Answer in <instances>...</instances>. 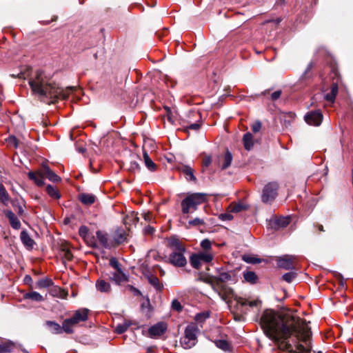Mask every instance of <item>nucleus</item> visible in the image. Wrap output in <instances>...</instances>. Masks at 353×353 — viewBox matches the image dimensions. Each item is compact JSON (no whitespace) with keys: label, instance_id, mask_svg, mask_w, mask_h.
<instances>
[{"label":"nucleus","instance_id":"nucleus-32","mask_svg":"<svg viewBox=\"0 0 353 353\" xmlns=\"http://www.w3.org/2000/svg\"><path fill=\"white\" fill-rule=\"evenodd\" d=\"M170 246L173 248V251L185 250L184 246L176 238L170 239L169 241Z\"/></svg>","mask_w":353,"mask_h":353},{"label":"nucleus","instance_id":"nucleus-35","mask_svg":"<svg viewBox=\"0 0 353 353\" xmlns=\"http://www.w3.org/2000/svg\"><path fill=\"white\" fill-rule=\"evenodd\" d=\"M75 325V324H74L71 320L70 319H65L63 322V325L61 326L62 327V332L64 331L66 333H72L73 332V330H72V327Z\"/></svg>","mask_w":353,"mask_h":353},{"label":"nucleus","instance_id":"nucleus-5","mask_svg":"<svg viewBox=\"0 0 353 353\" xmlns=\"http://www.w3.org/2000/svg\"><path fill=\"white\" fill-rule=\"evenodd\" d=\"M198 331L199 329L195 325H188L186 327L184 336L181 339V344L183 348L190 349L196 345Z\"/></svg>","mask_w":353,"mask_h":353},{"label":"nucleus","instance_id":"nucleus-6","mask_svg":"<svg viewBox=\"0 0 353 353\" xmlns=\"http://www.w3.org/2000/svg\"><path fill=\"white\" fill-rule=\"evenodd\" d=\"M213 258L212 251H199L190 256V261L194 268L199 269L203 263H210Z\"/></svg>","mask_w":353,"mask_h":353},{"label":"nucleus","instance_id":"nucleus-37","mask_svg":"<svg viewBox=\"0 0 353 353\" xmlns=\"http://www.w3.org/2000/svg\"><path fill=\"white\" fill-rule=\"evenodd\" d=\"M61 255L67 261H70L73 257L72 252L67 245H63L61 250Z\"/></svg>","mask_w":353,"mask_h":353},{"label":"nucleus","instance_id":"nucleus-9","mask_svg":"<svg viewBox=\"0 0 353 353\" xmlns=\"http://www.w3.org/2000/svg\"><path fill=\"white\" fill-rule=\"evenodd\" d=\"M295 256L292 255H284L278 257L276 259L277 265L279 268L285 270H292L294 268Z\"/></svg>","mask_w":353,"mask_h":353},{"label":"nucleus","instance_id":"nucleus-51","mask_svg":"<svg viewBox=\"0 0 353 353\" xmlns=\"http://www.w3.org/2000/svg\"><path fill=\"white\" fill-rule=\"evenodd\" d=\"M208 317H209V314L208 312L199 313L196 315L195 319L198 322H201V321L207 319Z\"/></svg>","mask_w":353,"mask_h":353},{"label":"nucleus","instance_id":"nucleus-55","mask_svg":"<svg viewBox=\"0 0 353 353\" xmlns=\"http://www.w3.org/2000/svg\"><path fill=\"white\" fill-rule=\"evenodd\" d=\"M211 162H212L211 157L205 155L203 159L202 165L203 167L207 168L210 165Z\"/></svg>","mask_w":353,"mask_h":353},{"label":"nucleus","instance_id":"nucleus-53","mask_svg":"<svg viewBox=\"0 0 353 353\" xmlns=\"http://www.w3.org/2000/svg\"><path fill=\"white\" fill-rule=\"evenodd\" d=\"M219 218L223 221H230L233 219V216L230 213H222L219 214Z\"/></svg>","mask_w":353,"mask_h":353},{"label":"nucleus","instance_id":"nucleus-63","mask_svg":"<svg viewBox=\"0 0 353 353\" xmlns=\"http://www.w3.org/2000/svg\"><path fill=\"white\" fill-rule=\"evenodd\" d=\"M145 231H146V232H148V233H152V232H153V231H154V229H153V228H152V227H148V228H147L145 229Z\"/></svg>","mask_w":353,"mask_h":353},{"label":"nucleus","instance_id":"nucleus-11","mask_svg":"<svg viewBox=\"0 0 353 353\" xmlns=\"http://www.w3.org/2000/svg\"><path fill=\"white\" fill-rule=\"evenodd\" d=\"M167 330V325L163 322H159L151 326L148 330L149 336L152 338L160 336Z\"/></svg>","mask_w":353,"mask_h":353},{"label":"nucleus","instance_id":"nucleus-23","mask_svg":"<svg viewBox=\"0 0 353 353\" xmlns=\"http://www.w3.org/2000/svg\"><path fill=\"white\" fill-rule=\"evenodd\" d=\"M215 279L216 278L214 277V276L210 275H200L199 277L198 278L199 281L210 284L214 289V290H215L216 288Z\"/></svg>","mask_w":353,"mask_h":353},{"label":"nucleus","instance_id":"nucleus-21","mask_svg":"<svg viewBox=\"0 0 353 353\" xmlns=\"http://www.w3.org/2000/svg\"><path fill=\"white\" fill-rule=\"evenodd\" d=\"M143 161L145 163V165L146 168L151 172H154L156 170L157 165L154 163V161L151 159V158L149 157L148 152L146 151H143Z\"/></svg>","mask_w":353,"mask_h":353},{"label":"nucleus","instance_id":"nucleus-39","mask_svg":"<svg viewBox=\"0 0 353 353\" xmlns=\"http://www.w3.org/2000/svg\"><path fill=\"white\" fill-rule=\"evenodd\" d=\"M46 192L51 197L54 199L60 198V194L59 192L51 185H48L46 186Z\"/></svg>","mask_w":353,"mask_h":353},{"label":"nucleus","instance_id":"nucleus-15","mask_svg":"<svg viewBox=\"0 0 353 353\" xmlns=\"http://www.w3.org/2000/svg\"><path fill=\"white\" fill-rule=\"evenodd\" d=\"M110 279L118 285H121L128 279V276L122 271V270L112 272L110 275Z\"/></svg>","mask_w":353,"mask_h":353},{"label":"nucleus","instance_id":"nucleus-47","mask_svg":"<svg viewBox=\"0 0 353 353\" xmlns=\"http://www.w3.org/2000/svg\"><path fill=\"white\" fill-rule=\"evenodd\" d=\"M79 234L83 239H85L90 235L88 227L85 225L81 226L79 230Z\"/></svg>","mask_w":353,"mask_h":353},{"label":"nucleus","instance_id":"nucleus-16","mask_svg":"<svg viewBox=\"0 0 353 353\" xmlns=\"http://www.w3.org/2000/svg\"><path fill=\"white\" fill-rule=\"evenodd\" d=\"M95 286L97 290L101 292L108 293L111 290L110 283L101 278L97 281Z\"/></svg>","mask_w":353,"mask_h":353},{"label":"nucleus","instance_id":"nucleus-10","mask_svg":"<svg viewBox=\"0 0 353 353\" xmlns=\"http://www.w3.org/2000/svg\"><path fill=\"white\" fill-rule=\"evenodd\" d=\"M305 121L312 125H319L323 120V115L319 110L312 111L305 116Z\"/></svg>","mask_w":353,"mask_h":353},{"label":"nucleus","instance_id":"nucleus-3","mask_svg":"<svg viewBox=\"0 0 353 353\" xmlns=\"http://www.w3.org/2000/svg\"><path fill=\"white\" fill-rule=\"evenodd\" d=\"M28 176L29 179L34 181L38 186L43 185L45 178H47L54 183L61 181V178L46 163L42 164V167L39 171L36 172H29Z\"/></svg>","mask_w":353,"mask_h":353},{"label":"nucleus","instance_id":"nucleus-52","mask_svg":"<svg viewBox=\"0 0 353 353\" xmlns=\"http://www.w3.org/2000/svg\"><path fill=\"white\" fill-rule=\"evenodd\" d=\"M201 127V123L199 121H196L194 123H190L186 125L188 130H192L194 131H197Z\"/></svg>","mask_w":353,"mask_h":353},{"label":"nucleus","instance_id":"nucleus-19","mask_svg":"<svg viewBox=\"0 0 353 353\" xmlns=\"http://www.w3.org/2000/svg\"><path fill=\"white\" fill-rule=\"evenodd\" d=\"M145 276L150 284L152 285L157 290L161 291L163 289V284L159 281V279L156 276L149 273L145 274Z\"/></svg>","mask_w":353,"mask_h":353},{"label":"nucleus","instance_id":"nucleus-61","mask_svg":"<svg viewBox=\"0 0 353 353\" xmlns=\"http://www.w3.org/2000/svg\"><path fill=\"white\" fill-rule=\"evenodd\" d=\"M142 216L145 221H149L151 217V215L150 213H144L142 214Z\"/></svg>","mask_w":353,"mask_h":353},{"label":"nucleus","instance_id":"nucleus-25","mask_svg":"<svg viewBox=\"0 0 353 353\" xmlns=\"http://www.w3.org/2000/svg\"><path fill=\"white\" fill-rule=\"evenodd\" d=\"M243 145L247 150H250L253 145V136L250 132H247L243 135Z\"/></svg>","mask_w":353,"mask_h":353},{"label":"nucleus","instance_id":"nucleus-4","mask_svg":"<svg viewBox=\"0 0 353 353\" xmlns=\"http://www.w3.org/2000/svg\"><path fill=\"white\" fill-rule=\"evenodd\" d=\"M206 201V194L203 193H193L187 196L181 201L182 212L187 214L191 212V209L196 210L198 205Z\"/></svg>","mask_w":353,"mask_h":353},{"label":"nucleus","instance_id":"nucleus-22","mask_svg":"<svg viewBox=\"0 0 353 353\" xmlns=\"http://www.w3.org/2000/svg\"><path fill=\"white\" fill-rule=\"evenodd\" d=\"M46 325L52 334L62 333V327L57 323L52 321H48L46 322Z\"/></svg>","mask_w":353,"mask_h":353},{"label":"nucleus","instance_id":"nucleus-50","mask_svg":"<svg viewBox=\"0 0 353 353\" xmlns=\"http://www.w3.org/2000/svg\"><path fill=\"white\" fill-rule=\"evenodd\" d=\"M243 260L247 263H258L259 261L256 259L255 257H253L252 256H250V255H243Z\"/></svg>","mask_w":353,"mask_h":353},{"label":"nucleus","instance_id":"nucleus-8","mask_svg":"<svg viewBox=\"0 0 353 353\" xmlns=\"http://www.w3.org/2000/svg\"><path fill=\"white\" fill-rule=\"evenodd\" d=\"M185 252V250L172 251L168 261L175 267H184L187 264V260L184 256Z\"/></svg>","mask_w":353,"mask_h":353},{"label":"nucleus","instance_id":"nucleus-36","mask_svg":"<svg viewBox=\"0 0 353 353\" xmlns=\"http://www.w3.org/2000/svg\"><path fill=\"white\" fill-rule=\"evenodd\" d=\"M10 197L2 184L0 183V201L6 205L9 201Z\"/></svg>","mask_w":353,"mask_h":353},{"label":"nucleus","instance_id":"nucleus-12","mask_svg":"<svg viewBox=\"0 0 353 353\" xmlns=\"http://www.w3.org/2000/svg\"><path fill=\"white\" fill-rule=\"evenodd\" d=\"M88 312L89 310L86 308L79 309L74 313L73 316L71 318H69L71 321L77 325L80 322L86 321L88 319Z\"/></svg>","mask_w":353,"mask_h":353},{"label":"nucleus","instance_id":"nucleus-27","mask_svg":"<svg viewBox=\"0 0 353 353\" xmlns=\"http://www.w3.org/2000/svg\"><path fill=\"white\" fill-rule=\"evenodd\" d=\"M236 301L239 305L242 306L249 305L251 307L258 306L261 303L259 300L248 301L241 297L238 298Z\"/></svg>","mask_w":353,"mask_h":353},{"label":"nucleus","instance_id":"nucleus-54","mask_svg":"<svg viewBox=\"0 0 353 353\" xmlns=\"http://www.w3.org/2000/svg\"><path fill=\"white\" fill-rule=\"evenodd\" d=\"M12 205L19 214H23L24 210L23 206L20 203H17L16 201H14Z\"/></svg>","mask_w":353,"mask_h":353},{"label":"nucleus","instance_id":"nucleus-45","mask_svg":"<svg viewBox=\"0 0 353 353\" xmlns=\"http://www.w3.org/2000/svg\"><path fill=\"white\" fill-rule=\"evenodd\" d=\"M296 276V273L295 272H290L283 275V279L288 283H291Z\"/></svg>","mask_w":353,"mask_h":353},{"label":"nucleus","instance_id":"nucleus-44","mask_svg":"<svg viewBox=\"0 0 353 353\" xmlns=\"http://www.w3.org/2000/svg\"><path fill=\"white\" fill-rule=\"evenodd\" d=\"M230 212H239L247 208V206L242 203H237L230 205Z\"/></svg>","mask_w":353,"mask_h":353},{"label":"nucleus","instance_id":"nucleus-24","mask_svg":"<svg viewBox=\"0 0 353 353\" xmlns=\"http://www.w3.org/2000/svg\"><path fill=\"white\" fill-rule=\"evenodd\" d=\"M338 93V85L336 83H332L331 86V91L330 93L326 94L324 96V98L330 102H334L336 98V96Z\"/></svg>","mask_w":353,"mask_h":353},{"label":"nucleus","instance_id":"nucleus-1","mask_svg":"<svg viewBox=\"0 0 353 353\" xmlns=\"http://www.w3.org/2000/svg\"><path fill=\"white\" fill-rule=\"evenodd\" d=\"M261 328L265 336L281 350L294 353H308L309 348L299 343H307L311 336L310 328L299 318L284 319L272 310H265L261 317Z\"/></svg>","mask_w":353,"mask_h":353},{"label":"nucleus","instance_id":"nucleus-59","mask_svg":"<svg viewBox=\"0 0 353 353\" xmlns=\"http://www.w3.org/2000/svg\"><path fill=\"white\" fill-rule=\"evenodd\" d=\"M281 90H280L274 92L271 94L272 100L275 101V100L278 99L281 97Z\"/></svg>","mask_w":353,"mask_h":353},{"label":"nucleus","instance_id":"nucleus-34","mask_svg":"<svg viewBox=\"0 0 353 353\" xmlns=\"http://www.w3.org/2000/svg\"><path fill=\"white\" fill-rule=\"evenodd\" d=\"M244 279L252 284L256 283L257 281V276L252 271H248L243 273Z\"/></svg>","mask_w":353,"mask_h":353},{"label":"nucleus","instance_id":"nucleus-30","mask_svg":"<svg viewBox=\"0 0 353 353\" xmlns=\"http://www.w3.org/2000/svg\"><path fill=\"white\" fill-rule=\"evenodd\" d=\"M53 285V281L49 278L39 280L36 283V288L39 289L48 288Z\"/></svg>","mask_w":353,"mask_h":353},{"label":"nucleus","instance_id":"nucleus-7","mask_svg":"<svg viewBox=\"0 0 353 353\" xmlns=\"http://www.w3.org/2000/svg\"><path fill=\"white\" fill-rule=\"evenodd\" d=\"M278 184L276 183H270L267 184L262 193L261 199L263 203L272 202L277 195Z\"/></svg>","mask_w":353,"mask_h":353},{"label":"nucleus","instance_id":"nucleus-43","mask_svg":"<svg viewBox=\"0 0 353 353\" xmlns=\"http://www.w3.org/2000/svg\"><path fill=\"white\" fill-rule=\"evenodd\" d=\"M202 251H212V242L208 239H205L201 242Z\"/></svg>","mask_w":353,"mask_h":353},{"label":"nucleus","instance_id":"nucleus-60","mask_svg":"<svg viewBox=\"0 0 353 353\" xmlns=\"http://www.w3.org/2000/svg\"><path fill=\"white\" fill-rule=\"evenodd\" d=\"M8 142L13 145L15 148L17 147V140L15 137H10L9 139H8Z\"/></svg>","mask_w":353,"mask_h":353},{"label":"nucleus","instance_id":"nucleus-17","mask_svg":"<svg viewBox=\"0 0 353 353\" xmlns=\"http://www.w3.org/2000/svg\"><path fill=\"white\" fill-rule=\"evenodd\" d=\"M20 239L25 247L28 249H32L33 248L34 241L26 230L21 231L20 234Z\"/></svg>","mask_w":353,"mask_h":353},{"label":"nucleus","instance_id":"nucleus-64","mask_svg":"<svg viewBox=\"0 0 353 353\" xmlns=\"http://www.w3.org/2000/svg\"><path fill=\"white\" fill-rule=\"evenodd\" d=\"M192 114L193 117H194L196 118H198L199 119H201V116H200L199 113H198V112H192Z\"/></svg>","mask_w":353,"mask_h":353},{"label":"nucleus","instance_id":"nucleus-28","mask_svg":"<svg viewBox=\"0 0 353 353\" xmlns=\"http://www.w3.org/2000/svg\"><path fill=\"white\" fill-rule=\"evenodd\" d=\"M14 347V344L10 341H6L0 343V353L11 352Z\"/></svg>","mask_w":353,"mask_h":353},{"label":"nucleus","instance_id":"nucleus-40","mask_svg":"<svg viewBox=\"0 0 353 353\" xmlns=\"http://www.w3.org/2000/svg\"><path fill=\"white\" fill-rule=\"evenodd\" d=\"M232 161V154L229 151H227V152L225 153V154L224 156V160H223V163L222 165V169L224 170V169H226L227 168H228L231 165Z\"/></svg>","mask_w":353,"mask_h":353},{"label":"nucleus","instance_id":"nucleus-13","mask_svg":"<svg viewBox=\"0 0 353 353\" xmlns=\"http://www.w3.org/2000/svg\"><path fill=\"white\" fill-rule=\"evenodd\" d=\"M214 291L217 292L221 298L224 301H228L234 296L233 290L225 285L216 287Z\"/></svg>","mask_w":353,"mask_h":353},{"label":"nucleus","instance_id":"nucleus-33","mask_svg":"<svg viewBox=\"0 0 353 353\" xmlns=\"http://www.w3.org/2000/svg\"><path fill=\"white\" fill-rule=\"evenodd\" d=\"M131 323L130 321H125L122 323L118 324L115 327V332L121 334L124 333L130 326Z\"/></svg>","mask_w":353,"mask_h":353},{"label":"nucleus","instance_id":"nucleus-2","mask_svg":"<svg viewBox=\"0 0 353 353\" xmlns=\"http://www.w3.org/2000/svg\"><path fill=\"white\" fill-rule=\"evenodd\" d=\"M29 84L32 92L48 104L54 103L59 98L65 99L71 92L79 91L75 87H69L64 90L40 70L37 71L34 77L29 80Z\"/></svg>","mask_w":353,"mask_h":353},{"label":"nucleus","instance_id":"nucleus-49","mask_svg":"<svg viewBox=\"0 0 353 353\" xmlns=\"http://www.w3.org/2000/svg\"><path fill=\"white\" fill-rule=\"evenodd\" d=\"M110 265L115 270V271L122 270L120 263L115 258H112L110 260Z\"/></svg>","mask_w":353,"mask_h":353},{"label":"nucleus","instance_id":"nucleus-26","mask_svg":"<svg viewBox=\"0 0 353 353\" xmlns=\"http://www.w3.org/2000/svg\"><path fill=\"white\" fill-rule=\"evenodd\" d=\"M79 200L85 205H92L95 201V196L91 194H81L79 195Z\"/></svg>","mask_w":353,"mask_h":353},{"label":"nucleus","instance_id":"nucleus-42","mask_svg":"<svg viewBox=\"0 0 353 353\" xmlns=\"http://www.w3.org/2000/svg\"><path fill=\"white\" fill-rule=\"evenodd\" d=\"M125 239V233L123 231H117L114 236L115 243L119 245L122 243Z\"/></svg>","mask_w":353,"mask_h":353},{"label":"nucleus","instance_id":"nucleus-62","mask_svg":"<svg viewBox=\"0 0 353 353\" xmlns=\"http://www.w3.org/2000/svg\"><path fill=\"white\" fill-rule=\"evenodd\" d=\"M128 288L132 292H134L135 293H137V294H140V292L136 289L135 288H134L133 286L132 285H128Z\"/></svg>","mask_w":353,"mask_h":353},{"label":"nucleus","instance_id":"nucleus-48","mask_svg":"<svg viewBox=\"0 0 353 353\" xmlns=\"http://www.w3.org/2000/svg\"><path fill=\"white\" fill-rule=\"evenodd\" d=\"M290 223V219L288 217L281 218L276 221V225L281 228H285Z\"/></svg>","mask_w":353,"mask_h":353},{"label":"nucleus","instance_id":"nucleus-14","mask_svg":"<svg viewBox=\"0 0 353 353\" xmlns=\"http://www.w3.org/2000/svg\"><path fill=\"white\" fill-rule=\"evenodd\" d=\"M97 238L99 244L104 248L110 249L112 247V243L109 239L108 234L101 230H97L96 232Z\"/></svg>","mask_w":353,"mask_h":353},{"label":"nucleus","instance_id":"nucleus-41","mask_svg":"<svg viewBox=\"0 0 353 353\" xmlns=\"http://www.w3.org/2000/svg\"><path fill=\"white\" fill-rule=\"evenodd\" d=\"M84 241L87 243L88 245L90 247L97 248L99 247V244L97 241H96L94 236L92 234H90L88 236H87Z\"/></svg>","mask_w":353,"mask_h":353},{"label":"nucleus","instance_id":"nucleus-29","mask_svg":"<svg viewBox=\"0 0 353 353\" xmlns=\"http://www.w3.org/2000/svg\"><path fill=\"white\" fill-rule=\"evenodd\" d=\"M24 299H30L34 301L40 302L43 301V297L37 292H30L23 295Z\"/></svg>","mask_w":353,"mask_h":353},{"label":"nucleus","instance_id":"nucleus-58","mask_svg":"<svg viewBox=\"0 0 353 353\" xmlns=\"http://www.w3.org/2000/svg\"><path fill=\"white\" fill-rule=\"evenodd\" d=\"M172 309L180 311L182 309V306L181 303L177 300H173L172 302Z\"/></svg>","mask_w":353,"mask_h":353},{"label":"nucleus","instance_id":"nucleus-38","mask_svg":"<svg viewBox=\"0 0 353 353\" xmlns=\"http://www.w3.org/2000/svg\"><path fill=\"white\" fill-rule=\"evenodd\" d=\"M214 343L217 347L224 351L229 350L230 348V343L225 340H217Z\"/></svg>","mask_w":353,"mask_h":353},{"label":"nucleus","instance_id":"nucleus-46","mask_svg":"<svg viewBox=\"0 0 353 353\" xmlns=\"http://www.w3.org/2000/svg\"><path fill=\"white\" fill-rule=\"evenodd\" d=\"M205 223L204 220L200 218H195L188 221V226H201Z\"/></svg>","mask_w":353,"mask_h":353},{"label":"nucleus","instance_id":"nucleus-57","mask_svg":"<svg viewBox=\"0 0 353 353\" xmlns=\"http://www.w3.org/2000/svg\"><path fill=\"white\" fill-rule=\"evenodd\" d=\"M140 170V165L138 163L135 161H132L130 163L129 170L131 172H134L135 170Z\"/></svg>","mask_w":353,"mask_h":353},{"label":"nucleus","instance_id":"nucleus-31","mask_svg":"<svg viewBox=\"0 0 353 353\" xmlns=\"http://www.w3.org/2000/svg\"><path fill=\"white\" fill-rule=\"evenodd\" d=\"M182 172L185 174V178L188 181H196V177L194 176V171L190 167L187 165L183 166L182 168Z\"/></svg>","mask_w":353,"mask_h":353},{"label":"nucleus","instance_id":"nucleus-20","mask_svg":"<svg viewBox=\"0 0 353 353\" xmlns=\"http://www.w3.org/2000/svg\"><path fill=\"white\" fill-rule=\"evenodd\" d=\"M214 277L216 278L215 281L216 287L223 285L222 283H225L232 279L231 275L227 272H220L217 275L214 276Z\"/></svg>","mask_w":353,"mask_h":353},{"label":"nucleus","instance_id":"nucleus-18","mask_svg":"<svg viewBox=\"0 0 353 353\" xmlns=\"http://www.w3.org/2000/svg\"><path fill=\"white\" fill-rule=\"evenodd\" d=\"M6 216L8 218L10 225L14 229L19 230L21 228L20 221L11 210H8L6 212Z\"/></svg>","mask_w":353,"mask_h":353},{"label":"nucleus","instance_id":"nucleus-56","mask_svg":"<svg viewBox=\"0 0 353 353\" xmlns=\"http://www.w3.org/2000/svg\"><path fill=\"white\" fill-rule=\"evenodd\" d=\"M261 128V123L259 121H255L252 125V130L254 132H258Z\"/></svg>","mask_w":353,"mask_h":353}]
</instances>
